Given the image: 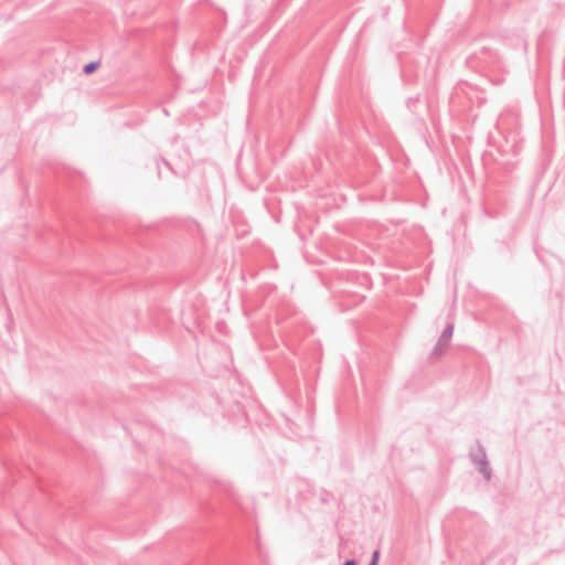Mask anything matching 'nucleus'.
I'll list each match as a JSON object with an SVG mask.
<instances>
[{
  "mask_svg": "<svg viewBox=\"0 0 565 565\" xmlns=\"http://www.w3.org/2000/svg\"><path fill=\"white\" fill-rule=\"evenodd\" d=\"M97 67H98V63H96V62H90V63H88L87 65H85V67H84V72H85L86 74H90V73H93L95 70H97Z\"/></svg>",
  "mask_w": 565,
  "mask_h": 565,
  "instance_id": "1",
  "label": "nucleus"
},
{
  "mask_svg": "<svg viewBox=\"0 0 565 565\" xmlns=\"http://www.w3.org/2000/svg\"><path fill=\"white\" fill-rule=\"evenodd\" d=\"M377 559H379V551H375L373 553V559H372V561H375V565H377Z\"/></svg>",
  "mask_w": 565,
  "mask_h": 565,
  "instance_id": "2",
  "label": "nucleus"
},
{
  "mask_svg": "<svg viewBox=\"0 0 565 565\" xmlns=\"http://www.w3.org/2000/svg\"><path fill=\"white\" fill-rule=\"evenodd\" d=\"M434 353H435L436 356H439L441 354V350L440 349H435Z\"/></svg>",
  "mask_w": 565,
  "mask_h": 565,
  "instance_id": "3",
  "label": "nucleus"
},
{
  "mask_svg": "<svg viewBox=\"0 0 565 565\" xmlns=\"http://www.w3.org/2000/svg\"><path fill=\"white\" fill-rule=\"evenodd\" d=\"M343 565H355V563L353 561H348Z\"/></svg>",
  "mask_w": 565,
  "mask_h": 565,
  "instance_id": "4",
  "label": "nucleus"
},
{
  "mask_svg": "<svg viewBox=\"0 0 565 565\" xmlns=\"http://www.w3.org/2000/svg\"><path fill=\"white\" fill-rule=\"evenodd\" d=\"M370 565H375V561H372Z\"/></svg>",
  "mask_w": 565,
  "mask_h": 565,
  "instance_id": "5",
  "label": "nucleus"
}]
</instances>
